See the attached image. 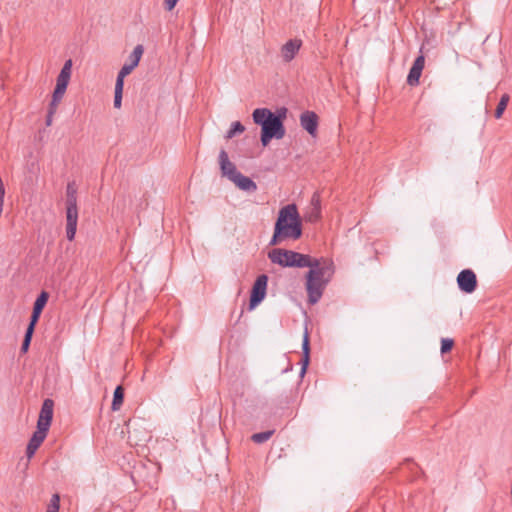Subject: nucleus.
I'll return each mask as SVG.
<instances>
[{
	"mask_svg": "<svg viewBox=\"0 0 512 512\" xmlns=\"http://www.w3.org/2000/svg\"><path fill=\"white\" fill-rule=\"evenodd\" d=\"M454 346V340L451 338H442L441 339V348L440 351L442 354L449 353Z\"/></svg>",
	"mask_w": 512,
	"mask_h": 512,
	"instance_id": "obj_28",
	"label": "nucleus"
},
{
	"mask_svg": "<svg viewBox=\"0 0 512 512\" xmlns=\"http://www.w3.org/2000/svg\"><path fill=\"white\" fill-rule=\"evenodd\" d=\"M274 432H275V430H267V431L255 433L251 436V440L256 444H262V443L268 441L272 437Z\"/></svg>",
	"mask_w": 512,
	"mask_h": 512,
	"instance_id": "obj_22",
	"label": "nucleus"
},
{
	"mask_svg": "<svg viewBox=\"0 0 512 512\" xmlns=\"http://www.w3.org/2000/svg\"><path fill=\"white\" fill-rule=\"evenodd\" d=\"M509 95L508 94H503L500 98V101L495 109V118L496 119H499L502 117L507 105H508V102H509Z\"/></svg>",
	"mask_w": 512,
	"mask_h": 512,
	"instance_id": "obj_23",
	"label": "nucleus"
},
{
	"mask_svg": "<svg viewBox=\"0 0 512 512\" xmlns=\"http://www.w3.org/2000/svg\"><path fill=\"white\" fill-rule=\"evenodd\" d=\"M53 115H54V114H49V113H47V116H46V125H47V126H50V125H51Z\"/></svg>",
	"mask_w": 512,
	"mask_h": 512,
	"instance_id": "obj_36",
	"label": "nucleus"
},
{
	"mask_svg": "<svg viewBox=\"0 0 512 512\" xmlns=\"http://www.w3.org/2000/svg\"><path fill=\"white\" fill-rule=\"evenodd\" d=\"M53 407L54 402L52 399L47 398L43 401L37 420V427L49 431L53 419Z\"/></svg>",
	"mask_w": 512,
	"mask_h": 512,
	"instance_id": "obj_8",
	"label": "nucleus"
},
{
	"mask_svg": "<svg viewBox=\"0 0 512 512\" xmlns=\"http://www.w3.org/2000/svg\"><path fill=\"white\" fill-rule=\"evenodd\" d=\"M268 259L283 268H305L310 265L312 256L284 248H273L268 252Z\"/></svg>",
	"mask_w": 512,
	"mask_h": 512,
	"instance_id": "obj_4",
	"label": "nucleus"
},
{
	"mask_svg": "<svg viewBox=\"0 0 512 512\" xmlns=\"http://www.w3.org/2000/svg\"><path fill=\"white\" fill-rule=\"evenodd\" d=\"M124 86L116 85L114 90V107L119 109L122 105V96H123Z\"/></svg>",
	"mask_w": 512,
	"mask_h": 512,
	"instance_id": "obj_26",
	"label": "nucleus"
},
{
	"mask_svg": "<svg viewBox=\"0 0 512 512\" xmlns=\"http://www.w3.org/2000/svg\"><path fill=\"white\" fill-rule=\"evenodd\" d=\"M37 323L38 322L36 321L33 322L32 320H29V324L26 328L24 337H26L27 339H32Z\"/></svg>",
	"mask_w": 512,
	"mask_h": 512,
	"instance_id": "obj_30",
	"label": "nucleus"
},
{
	"mask_svg": "<svg viewBox=\"0 0 512 512\" xmlns=\"http://www.w3.org/2000/svg\"><path fill=\"white\" fill-rule=\"evenodd\" d=\"M135 67L130 63H125L120 71L118 72L117 78H116V85L124 86V78L129 75Z\"/></svg>",
	"mask_w": 512,
	"mask_h": 512,
	"instance_id": "obj_18",
	"label": "nucleus"
},
{
	"mask_svg": "<svg viewBox=\"0 0 512 512\" xmlns=\"http://www.w3.org/2000/svg\"><path fill=\"white\" fill-rule=\"evenodd\" d=\"M302 46V40L298 38L288 40L281 47V57L285 63L291 62Z\"/></svg>",
	"mask_w": 512,
	"mask_h": 512,
	"instance_id": "obj_10",
	"label": "nucleus"
},
{
	"mask_svg": "<svg viewBox=\"0 0 512 512\" xmlns=\"http://www.w3.org/2000/svg\"><path fill=\"white\" fill-rule=\"evenodd\" d=\"M65 92H66V89H64L62 87L55 86L53 94H52L53 104L60 103Z\"/></svg>",
	"mask_w": 512,
	"mask_h": 512,
	"instance_id": "obj_29",
	"label": "nucleus"
},
{
	"mask_svg": "<svg viewBox=\"0 0 512 512\" xmlns=\"http://www.w3.org/2000/svg\"><path fill=\"white\" fill-rule=\"evenodd\" d=\"M320 218H321V210L318 209V207H316V208L309 207V209L306 211V213L304 215L305 221H307L309 223H315L318 220H320Z\"/></svg>",
	"mask_w": 512,
	"mask_h": 512,
	"instance_id": "obj_24",
	"label": "nucleus"
},
{
	"mask_svg": "<svg viewBox=\"0 0 512 512\" xmlns=\"http://www.w3.org/2000/svg\"><path fill=\"white\" fill-rule=\"evenodd\" d=\"M425 65V57L424 55H419L414 60L412 67L407 76V84L410 86H417L419 84V80Z\"/></svg>",
	"mask_w": 512,
	"mask_h": 512,
	"instance_id": "obj_11",
	"label": "nucleus"
},
{
	"mask_svg": "<svg viewBox=\"0 0 512 512\" xmlns=\"http://www.w3.org/2000/svg\"><path fill=\"white\" fill-rule=\"evenodd\" d=\"M124 401V388L121 385H118L113 393V400L111 404V409L113 411H117L120 409Z\"/></svg>",
	"mask_w": 512,
	"mask_h": 512,
	"instance_id": "obj_17",
	"label": "nucleus"
},
{
	"mask_svg": "<svg viewBox=\"0 0 512 512\" xmlns=\"http://www.w3.org/2000/svg\"><path fill=\"white\" fill-rule=\"evenodd\" d=\"M240 190L246 192H254L257 190L256 183L249 177L243 175L241 172L237 171V173L231 177V180Z\"/></svg>",
	"mask_w": 512,
	"mask_h": 512,
	"instance_id": "obj_14",
	"label": "nucleus"
},
{
	"mask_svg": "<svg viewBox=\"0 0 512 512\" xmlns=\"http://www.w3.org/2000/svg\"><path fill=\"white\" fill-rule=\"evenodd\" d=\"M60 509V496L55 493L52 495L50 499V503L48 504L47 511L48 512H59Z\"/></svg>",
	"mask_w": 512,
	"mask_h": 512,
	"instance_id": "obj_27",
	"label": "nucleus"
},
{
	"mask_svg": "<svg viewBox=\"0 0 512 512\" xmlns=\"http://www.w3.org/2000/svg\"><path fill=\"white\" fill-rule=\"evenodd\" d=\"M265 112L267 113V115H269V117H272L274 120H277L279 123L284 124V120L286 119L288 110L286 107H280L274 113L270 109L265 108Z\"/></svg>",
	"mask_w": 512,
	"mask_h": 512,
	"instance_id": "obj_19",
	"label": "nucleus"
},
{
	"mask_svg": "<svg viewBox=\"0 0 512 512\" xmlns=\"http://www.w3.org/2000/svg\"><path fill=\"white\" fill-rule=\"evenodd\" d=\"M179 0H164L165 9L171 11L175 8Z\"/></svg>",
	"mask_w": 512,
	"mask_h": 512,
	"instance_id": "obj_34",
	"label": "nucleus"
},
{
	"mask_svg": "<svg viewBox=\"0 0 512 512\" xmlns=\"http://www.w3.org/2000/svg\"><path fill=\"white\" fill-rule=\"evenodd\" d=\"M457 284L462 292L466 294L473 293L477 288L476 274L471 269H464L460 271L457 276Z\"/></svg>",
	"mask_w": 512,
	"mask_h": 512,
	"instance_id": "obj_7",
	"label": "nucleus"
},
{
	"mask_svg": "<svg viewBox=\"0 0 512 512\" xmlns=\"http://www.w3.org/2000/svg\"><path fill=\"white\" fill-rule=\"evenodd\" d=\"M293 366L290 362H288V366L283 370V372H288L290 370H292Z\"/></svg>",
	"mask_w": 512,
	"mask_h": 512,
	"instance_id": "obj_37",
	"label": "nucleus"
},
{
	"mask_svg": "<svg viewBox=\"0 0 512 512\" xmlns=\"http://www.w3.org/2000/svg\"><path fill=\"white\" fill-rule=\"evenodd\" d=\"M306 267L309 268L305 274L307 301L310 305H315L322 298L327 285L331 282L335 273V266L331 259L312 257L310 265Z\"/></svg>",
	"mask_w": 512,
	"mask_h": 512,
	"instance_id": "obj_1",
	"label": "nucleus"
},
{
	"mask_svg": "<svg viewBox=\"0 0 512 512\" xmlns=\"http://www.w3.org/2000/svg\"><path fill=\"white\" fill-rule=\"evenodd\" d=\"M59 103H55L53 104V99L51 100L50 104H49V108H48V113L49 114H54L56 112V109H57V106H58Z\"/></svg>",
	"mask_w": 512,
	"mask_h": 512,
	"instance_id": "obj_35",
	"label": "nucleus"
},
{
	"mask_svg": "<svg viewBox=\"0 0 512 512\" xmlns=\"http://www.w3.org/2000/svg\"><path fill=\"white\" fill-rule=\"evenodd\" d=\"M300 125L312 137L318 132L319 117L314 111L306 110L300 115Z\"/></svg>",
	"mask_w": 512,
	"mask_h": 512,
	"instance_id": "obj_9",
	"label": "nucleus"
},
{
	"mask_svg": "<svg viewBox=\"0 0 512 512\" xmlns=\"http://www.w3.org/2000/svg\"><path fill=\"white\" fill-rule=\"evenodd\" d=\"M245 131L244 125L240 121H235L231 124L230 129L227 131L226 138H233L236 134H241Z\"/></svg>",
	"mask_w": 512,
	"mask_h": 512,
	"instance_id": "obj_25",
	"label": "nucleus"
},
{
	"mask_svg": "<svg viewBox=\"0 0 512 512\" xmlns=\"http://www.w3.org/2000/svg\"><path fill=\"white\" fill-rule=\"evenodd\" d=\"M483 109H484L485 114H488V108H487V106H486V105L484 106V108H483Z\"/></svg>",
	"mask_w": 512,
	"mask_h": 512,
	"instance_id": "obj_38",
	"label": "nucleus"
},
{
	"mask_svg": "<svg viewBox=\"0 0 512 512\" xmlns=\"http://www.w3.org/2000/svg\"><path fill=\"white\" fill-rule=\"evenodd\" d=\"M48 299H49V294L48 292L46 291H42L36 298L34 304H33V309H32V313H31V316H30V320H32L33 322L36 321L38 322L39 319H40V316L42 314V311L44 309V307L46 306L47 302H48Z\"/></svg>",
	"mask_w": 512,
	"mask_h": 512,
	"instance_id": "obj_15",
	"label": "nucleus"
},
{
	"mask_svg": "<svg viewBox=\"0 0 512 512\" xmlns=\"http://www.w3.org/2000/svg\"><path fill=\"white\" fill-rule=\"evenodd\" d=\"M303 219L295 203L280 208L274 224L269 246H276L286 240H299L303 235Z\"/></svg>",
	"mask_w": 512,
	"mask_h": 512,
	"instance_id": "obj_2",
	"label": "nucleus"
},
{
	"mask_svg": "<svg viewBox=\"0 0 512 512\" xmlns=\"http://www.w3.org/2000/svg\"><path fill=\"white\" fill-rule=\"evenodd\" d=\"M38 448H39L38 446L28 442L27 448H26L27 457L28 458L33 457Z\"/></svg>",
	"mask_w": 512,
	"mask_h": 512,
	"instance_id": "obj_32",
	"label": "nucleus"
},
{
	"mask_svg": "<svg viewBox=\"0 0 512 512\" xmlns=\"http://www.w3.org/2000/svg\"><path fill=\"white\" fill-rule=\"evenodd\" d=\"M310 338L308 330L305 329L302 341V358L300 361L301 369H300V377H304L307 372L308 366L310 364Z\"/></svg>",
	"mask_w": 512,
	"mask_h": 512,
	"instance_id": "obj_13",
	"label": "nucleus"
},
{
	"mask_svg": "<svg viewBox=\"0 0 512 512\" xmlns=\"http://www.w3.org/2000/svg\"><path fill=\"white\" fill-rule=\"evenodd\" d=\"M31 340L32 339H27L26 337L23 338L22 345H21V348H20V352L22 354H25V353L28 352L30 344H31Z\"/></svg>",
	"mask_w": 512,
	"mask_h": 512,
	"instance_id": "obj_33",
	"label": "nucleus"
},
{
	"mask_svg": "<svg viewBox=\"0 0 512 512\" xmlns=\"http://www.w3.org/2000/svg\"><path fill=\"white\" fill-rule=\"evenodd\" d=\"M66 192V237L72 241L75 238L78 222L77 190L74 183H68Z\"/></svg>",
	"mask_w": 512,
	"mask_h": 512,
	"instance_id": "obj_5",
	"label": "nucleus"
},
{
	"mask_svg": "<svg viewBox=\"0 0 512 512\" xmlns=\"http://www.w3.org/2000/svg\"><path fill=\"white\" fill-rule=\"evenodd\" d=\"M268 276L266 274L259 275L254 281L249 298L248 309L251 311L255 309L266 297Z\"/></svg>",
	"mask_w": 512,
	"mask_h": 512,
	"instance_id": "obj_6",
	"label": "nucleus"
},
{
	"mask_svg": "<svg viewBox=\"0 0 512 512\" xmlns=\"http://www.w3.org/2000/svg\"><path fill=\"white\" fill-rule=\"evenodd\" d=\"M144 48L141 44H138L134 47L132 53L129 56L130 64H132L135 68L138 66L141 57L143 55Z\"/></svg>",
	"mask_w": 512,
	"mask_h": 512,
	"instance_id": "obj_21",
	"label": "nucleus"
},
{
	"mask_svg": "<svg viewBox=\"0 0 512 512\" xmlns=\"http://www.w3.org/2000/svg\"><path fill=\"white\" fill-rule=\"evenodd\" d=\"M72 60L68 59L56 79V86L67 89L71 78Z\"/></svg>",
	"mask_w": 512,
	"mask_h": 512,
	"instance_id": "obj_16",
	"label": "nucleus"
},
{
	"mask_svg": "<svg viewBox=\"0 0 512 512\" xmlns=\"http://www.w3.org/2000/svg\"><path fill=\"white\" fill-rule=\"evenodd\" d=\"M48 431L43 428L37 427V430L33 433L29 442L40 447L47 436Z\"/></svg>",
	"mask_w": 512,
	"mask_h": 512,
	"instance_id": "obj_20",
	"label": "nucleus"
},
{
	"mask_svg": "<svg viewBox=\"0 0 512 512\" xmlns=\"http://www.w3.org/2000/svg\"><path fill=\"white\" fill-rule=\"evenodd\" d=\"M310 207L311 208H316L318 207V209L321 210V200H320V195L318 192H315L312 197H311V200H310Z\"/></svg>",
	"mask_w": 512,
	"mask_h": 512,
	"instance_id": "obj_31",
	"label": "nucleus"
},
{
	"mask_svg": "<svg viewBox=\"0 0 512 512\" xmlns=\"http://www.w3.org/2000/svg\"><path fill=\"white\" fill-rule=\"evenodd\" d=\"M253 121L256 125L261 126L260 140L266 147L272 139H282L285 136V126L269 117L265 112V108H256L252 113Z\"/></svg>",
	"mask_w": 512,
	"mask_h": 512,
	"instance_id": "obj_3",
	"label": "nucleus"
},
{
	"mask_svg": "<svg viewBox=\"0 0 512 512\" xmlns=\"http://www.w3.org/2000/svg\"><path fill=\"white\" fill-rule=\"evenodd\" d=\"M220 171L222 176H226L229 180L237 173L236 166L229 160L228 153L225 149H221L218 156Z\"/></svg>",
	"mask_w": 512,
	"mask_h": 512,
	"instance_id": "obj_12",
	"label": "nucleus"
}]
</instances>
